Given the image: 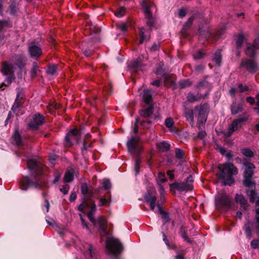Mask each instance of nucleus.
Masks as SVG:
<instances>
[{"instance_id":"48","label":"nucleus","mask_w":259,"mask_h":259,"mask_svg":"<svg viewBox=\"0 0 259 259\" xmlns=\"http://www.w3.org/2000/svg\"><path fill=\"white\" fill-rule=\"evenodd\" d=\"M238 88L240 90V92L243 93L249 90V87L247 85L243 86L242 84L240 83L238 85Z\"/></svg>"},{"instance_id":"53","label":"nucleus","mask_w":259,"mask_h":259,"mask_svg":"<svg viewBox=\"0 0 259 259\" xmlns=\"http://www.w3.org/2000/svg\"><path fill=\"white\" fill-rule=\"evenodd\" d=\"M60 190L63 194L66 195L69 191V187L64 186L62 188H60Z\"/></svg>"},{"instance_id":"1","label":"nucleus","mask_w":259,"mask_h":259,"mask_svg":"<svg viewBox=\"0 0 259 259\" xmlns=\"http://www.w3.org/2000/svg\"><path fill=\"white\" fill-rule=\"evenodd\" d=\"M29 169L33 170L35 176L37 178L35 182L31 181L29 178L25 177L20 181V188L23 190H26L30 186L35 188L41 187V177L42 176V166L34 159H29L27 162Z\"/></svg>"},{"instance_id":"59","label":"nucleus","mask_w":259,"mask_h":259,"mask_svg":"<svg viewBox=\"0 0 259 259\" xmlns=\"http://www.w3.org/2000/svg\"><path fill=\"white\" fill-rule=\"evenodd\" d=\"M159 48V44H156V43H154L152 46L150 48V50L151 51H156V50H158V49Z\"/></svg>"},{"instance_id":"38","label":"nucleus","mask_w":259,"mask_h":259,"mask_svg":"<svg viewBox=\"0 0 259 259\" xmlns=\"http://www.w3.org/2000/svg\"><path fill=\"white\" fill-rule=\"evenodd\" d=\"M244 41V36L243 34H240L238 35L236 40L237 49H239L241 48V46Z\"/></svg>"},{"instance_id":"31","label":"nucleus","mask_w":259,"mask_h":259,"mask_svg":"<svg viewBox=\"0 0 259 259\" xmlns=\"http://www.w3.org/2000/svg\"><path fill=\"white\" fill-rule=\"evenodd\" d=\"M13 138L15 140V143L17 145L19 146L21 145V137L18 133V130H16L15 131Z\"/></svg>"},{"instance_id":"22","label":"nucleus","mask_w":259,"mask_h":259,"mask_svg":"<svg viewBox=\"0 0 259 259\" xmlns=\"http://www.w3.org/2000/svg\"><path fill=\"white\" fill-rule=\"evenodd\" d=\"M185 116L187 121L193 126L194 124L193 111L191 109H188L185 112Z\"/></svg>"},{"instance_id":"60","label":"nucleus","mask_w":259,"mask_h":259,"mask_svg":"<svg viewBox=\"0 0 259 259\" xmlns=\"http://www.w3.org/2000/svg\"><path fill=\"white\" fill-rule=\"evenodd\" d=\"M89 29L91 31H92L95 33H98L100 31V29L97 26H94L93 27L91 26Z\"/></svg>"},{"instance_id":"27","label":"nucleus","mask_w":259,"mask_h":259,"mask_svg":"<svg viewBox=\"0 0 259 259\" xmlns=\"http://www.w3.org/2000/svg\"><path fill=\"white\" fill-rule=\"evenodd\" d=\"M144 29L143 28L140 29L139 35L140 37L139 44H142L146 40L149 39L150 36L149 34H145Z\"/></svg>"},{"instance_id":"28","label":"nucleus","mask_w":259,"mask_h":259,"mask_svg":"<svg viewBox=\"0 0 259 259\" xmlns=\"http://www.w3.org/2000/svg\"><path fill=\"white\" fill-rule=\"evenodd\" d=\"M89 135H87L85 137V139L83 141L82 150H88L89 148L91 147V142L89 140Z\"/></svg>"},{"instance_id":"63","label":"nucleus","mask_w":259,"mask_h":259,"mask_svg":"<svg viewBox=\"0 0 259 259\" xmlns=\"http://www.w3.org/2000/svg\"><path fill=\"white\" fill-rule=\"evenodd\" d=\"M17 12V9L15 6L11 5L10 6V13L12 14H15Z\"/></svg>"},{"instance_id":"5","label":"nucleus","mask_w":259,"mask_h":259,"mask_svg":"<svg viewBox=\"0 0 259 259\" xmlns=\"http://www.w3.org/2000/svg\"><path fill=\"white\" fill-rule=\"evenodd\" d=\"M232 199L225 192L219 193L215 196V203L226 209H229L232 207Z\"/></svg>"},{"instance_id":"37","label":"nucleus","mask_w":259,"mask_h":259,"mask_svg":"<svg viewBox=\"0 0 259 259\" xmlns=\"http://www.w3.org/2000/svg\"><path fill=\"white\" fill-rule=\"evenodd\" d=\"M130 66L133 68L136 69L137 70H139L141 69L142 64L140 61L137 60L132 62L130 64Z\"/></svg>"},{"instance_id":"45","label":"nucleus","mask_w":259,"mask_h":259,"mask_svg":"<svg viewBox=\"0 0 259 259\" xmlns=\"http://www.w3.org/2000/svg\"><path fill=\"white\" fill-rule=\"evenodd\" d=\"M140 163H141V161L139 159H137L136 160L135 169L136 175H137L139 173Z\"/></svg>"},{"instance_id":"42","label":"nucleus","mask_w":259,"mask_h":259,"mask_svg":"<svg viewBox=\"0 0 259 259\" xmlns=\"http://www.w3.org/2000/svg\"><path fill=\"white\" fill-rule=\"evenodd\" d=\"M187 100L190 102H193L197 100V98L192 93H189L187 96Z\"/></svg>"},{"instance_id":"25","label":"nucleus","mask_w":259,"mask_h":259,"mask_svg":"<svg viewBox=\"0 0 259 259\" xmlns=\"http://www.w3.org/2000/svg\"><path fill=\"white\" fill-rule=\"evenodd\" d=\"M212 60L215 63L216 65L220 66L222 60V55L221 54V51L218 50L216 51L212 58Z\"/></svg>"},{"instance_id":"15","label":"nucleus","mask_w":259,"mask_h":259,"mask_svg":"<svg viewBox=\"0 0 259 259\" xmlns=\"http://www.w3.org/2000/svg\"><path fill=\"white\" fill-rule=\"evenodd\" d=\"M193 182V177L192 176H190L187 178L186 182L178 184L177 188L182 191L191 190Z\"/></svg>"},{"instance_id":"35","label":"nucleus","mask_w":259,"mask_h":259,"mask_svg":"<svg viewBox=\"0 0 259 259\" xmlns=\"http://www.w3.org/2000/svg\"><path fill=\"white\" fill-rule=\"evenodd\" d=\"M192 82L189 79L181 80L179 82V85L181 88H185L191 85Z\"/></svg>"},{"instance_id":"30","label":"nucleus","mask_w":259,"mask_h":259,"mask_svg":"<svg viewBox=\"0 0 259 259\" xmlns=\"http://www.w3.org/2000/svg\"><path fill=\"white\" fill-rule=\"evenodd\" d=\"M97 222L99 224V227L101 229L103 230L104 233L106 232V220L105 218L103 217H100L98 220Z\"/></svg>"},{"instance_id":"26","label":"nucleus","mask_w":259,"mask_h":259,"mask_svg":"<svg viewBox=\"0 0 259 259\" xmlns=\"http://www.w3.org/2000/svg\"><path fill=\"white\" fill-rule=\"evenodd\" d=\"M241 152L244 156L247 157L251 158L254 156V152L248 148H244L241 149Z\"/></svg>"},{"instance_id":"13","label":"nucleus","mask_w":259,"mask_h":259,"mask_svg":"<svg viewBox=\"0 0 259 259\" xmlns=\"http://www.w3.org/2000/svg\"><path fill=\"white\" fill-rule=\"evenodd\" d=\"M140 141V138L138 136H133L127 142V147L129 152L134 153Z\"/></svg>"},{"instance_id":"10","label":"nucleus","mask_w":259,"mask_h":259,"mask_svg":"<svg viewBox=\"0 0 259 259\" xmlns=\"http://www.w3.org/2000/svg\"><path fill=\"white\" fill-rule=\"evenodd\" d=\"M248 119L247 116L240 117L234 120L231 124L229 126L227 136L230 137L233 133L237 131L239 127V124L241 122L246 121Z\"/></svg>"},{"instance_id":"52","label":"nucleus","mask_w":259,"mask_h":259,"mask_svg":"<svg viewBox=\"0 0 259 259\" xmlns=\"http://www.w3.org/2000/svg\"><path fill=\"white\" fill-rule=\"evenodd\" d=\"M186 15V12L184 8H182L179 11V16L181 18L184 17Z\"/></svg>"},{"instance_id":"18","label":"nucleus","mask_w":259,"mask_h":259,"mask_svg":"<svg viewBox=\"0 0 259 259\" xmlns=\"http://www.w3.org/2000/svg\"><path fill=\"white\" fill-rule=\"evenodd\" d=\"M235 201L237 203H239L241 206L245 210L248 208L247 199L242 194H236L235 197Z\"/></svg>"},{"instance_id":"4","label":"nucleus","mask_w":259,"mask_h":259,"mask_svg":"<svg viewBox=\"0 0 259 259\" xmlns=\"http://www.w3.org/2000/svg\"><path fill=\"white\" fill-rule=\"evenodd\" d=\"M106 247L109 253L113 255L120 253L123 249L121 242L118 239L113 237L107 239Z\"/></svg>"},{"instance_id":"54","label":"nucleus","mask_w":259,"mask_h":259,"mask_svg":"<svg viewBox=\"0 0 259 259\" xmlns=\"http://www.w3.org/2000/svg\"><path fill=\"white\" fill-rule=\"evenodd\" d=\"M203 55H204V54L202 52V51H201V50H199L197 54L196 55L194 56V58L195 59H200V58H201L202 57Z\"/></svg>"},{"instance_id":"43","label":"nucleus","mask_w":259,"mask_h":259,"mask_svg":"<svg viewBox=\"0 0 259 259\" xmlns=\"http://www.w3.org/2000/svg\"><path fill=\"white\" fill-rule=\"evenodd\" d=\"M103 187L106 190L111 188V183L109 180L105 179L103 181Z\"/></svg>"},{"instance_id":"17","label":"nucleus","mask_w":259,"mask_h":259,"mask_svg":"<svg viewBox=\"0 0 259 259\" xmlns=\"http://www.w3.org/2000/svg\"><path fill=\"white\" fill-rule=\"evenodd\" d=\"M146 202L150 205L151 210H154L156 205L157 198L155 195L148 193L144 197Z\"/></svg>"},{"instance_id":"36","label":"nucleus","mask_w":259,"mask_h":259,"mask_svg":"<svg viewBox=\"0 0 259 259\" xmlns=\"http://www.w3.org/2000/svg\"><path fill=\"white\" fill-rule=\"evenodd\" d=\"M174 124V122L173 119L171 118H170V117L167 118L165 120V124L167 128H169V130L171 131H172Z\"/></svg>"},{"instance_id":"58","label":"nucleus","mask_w":259,"mask_h":259,"mask_svg":"<svg viewBox=\"0 0 259 259\" xmlns=\"http://www.w3.org/2000/svg\"><path fill=\"white\" fill-rule=\"evenodd\" d=\"M96 205L94 203H93L91 206L90 211L88 213L94 214L95 213V212L96 211Z\"/></svg>"},{"instance_id":"62","label":"nucleus","mask_w":259,"mask_h":259,"mask_svg":"<svg viewBox=\"0 0 259 259\" xmlns=\"http://www.w3.org/2000/svg\"><path fill=\"white\" fill-rule=\"evenodd\" d=\"M76 198V194L75 192H72L70 196V201L71 202L74 201Z\"/></svg>"},{"instance_id":"46","label":"nucleus","mask_w":259,"mask_h":259,"mask_svg":"<svg viewBox=\"0 0 259 259\" xmlns=\"http://www.w3.org/2000/svg\"><path fill=\"white\" fill-rule=\"evenodd\" d=\"M81 191L83 194L86 195L88 192V187L86 184L84 183L81 185Z\"/></svg>"},{"instance_id":"21","label":"nucleus","mask_w":259,"mask_h":259,"mask_svg":"<svg viewBox=\"0 0 259 259\" xmlns=\"http://www.w3.org/2000/svg\"><path fill=\"white\" fill-rule=\"evenodd\" d=\"M256 49L254 45L248 44L245 50V54L249 57H253L255 55V50Z\"/></svg>"},{"instance_id":"24","label":"nucleus","mask_w":259,"mask_h":259,"mask_svg":"<svg viewBox=\"0 0 259 259\" xmlns=\"http://www.w3.org/2000/svg\"><path fill=\"white\" fill-rule=\"evenodd\" d=\"M158 148L162 152L168 151L170 148V145L166 142L163 141L156 144Z\"/></svg>"},{"instance_id":"51","label":"nucleus","mask_w":259,"mask_h":259,"mask_svg":"<svg viewBox=\"0 0 259 259\" xmlns=\"http://www.w3.org/2000/svg\"><path fill=\"white\" fill-rule=\"evenodd\" d=\"M87 216L89 220L94 224V225H95L96 221L94 218V214L88 213Z\"/></svg>"},{"instance_id":"33","label":"nucleus","mask_w":259,"mask_h":259,"mask_svg":"<svg viewBox=\"0 0 259 259\" xmlns=\"http://www.w3.org/2000/svg\"><path fill=\"white\" fill-rule=\"evenodd\" d=\"M12 27V24L8 21L0 20V32L5 27L10 28Z\"/></svg>"},{"instance_id":"8","label":"nucleus","mask_w":259,"mask_h":259,"mask_svg":"<svg viewBox=\"0 0 259 259\" xmlns=\"http://www.w3.org/2000/svg\"><path fill=\"white\" fill-rule=\"evenodd\" d=\"M240 67L245 68L248 72L251 73H254L259 70V66L253 60H243L241 63Z\"/></svg>"},{"instance_id":"6","label":"nucleus","mask_w":259,"mask_h":259,"mask_svg":"<svg viewBox=\"0 0 259 259\" xmlns=\"http://www.w3.org/2000/svg\"><path fill=\"white\" fill-rule=\"evenodd\" d=\"M80 132L76 128L70 130L65 137V145L70 147L73 143L77 142L80 138Z\"/></svg>"},{"instance_id":"29","label":"nucleus","mask_w":259,"mask_h":259,"mask_svg":"<svg viewBox=\"0 0 259 259\" xmlns=\"http://www.w3.org/2000/svg\"><path fill=\"white\" fill-rule=\"evenodd\" d=\"M87 45V42L83 41L81 44L80 48L84 54L87 56H89L92 54V51L86 48Z\"/></svg>"},{"instance_id":"57","label":"nucleus","mask_w":259,"mask_h":259,"mask_svg":"<svg viewBox=\"0 0 259 259\" xmlns=\"http://www.w3.org/2000/svg\"><path fill=\"white\" fill-rule=\"evenodd\" d=\"M138 122H139L138 119L137 118L136 120V122L135 123L134 127L133 130V132L135 134H136L138 132Z\"/></svg>"},{"instance_id":"56","label":"nucleus","mask_w":259,"mask_h":259,"mask_svg":"<svg viewBox=\"0 0 259 259\" xmlns=\"http://www.w3.org/2000/svg\"><path fill=\"white\" fill-rule=\"evenodd\" d=\"M246 101L250 105H253L255 103L254 98L252 97H248L246 98Z\"/></svg>"},{"instance_id":"7","label":"nucleus","mask_w":259,"mask_h":259,"mask_svg":"<svg viewBox=\"0 0 259 259\" xmlns=\"http://www.w3.org/2000/svg\"><path fill=\"white\" fill-rule=\"evenodd\" d=\"M142 7L144 10L146 18L147 19V24L151 28L154 26V20L152 18L150 8L153 7V4L146 1H143Z\"/></svg>"},{"instance_id":"40","label":"nucleus","mask_w":259,"mask_h":259,"mask_svg":"<svg viewBox=\"0 0 259 259\" xmlns=\"http://www.w3.org/2000/svg\"><path fill=\"white\" fill-rule=\"evenodd\" d=\"M175 155L177 158L181 159L184 156V151L181 149L177 148L176 149Z\"/></svg>"},{"instance_id":"34","label":"nucleus","mask_w":259,"mask_h":259,"mask_svg":"<svg viewBox=\"0 0 259 259\" xmlns=\"http://www.w3.org/2000/svg\"><path fill=\"white\" fill-rule=\"evenodd\" d=\"M39 71L38 67L37 65V63L34 62L33 63L32 68L30 71V76L32 78H33L35 76L37 72Z\"/></svg>"},{"instance_id":"50","label":"nucleus","mask_w":259,"mask_h":259,"mask_svg":"<svg viewBox=\"0 0 259 259\" xmlns=\"http://www.w3.org/2000/svg\"><path fill=\"white\" fill-rule=\"evenodd\" d=\"M251 246L254 249L259 248V240H253L251 242Z\"/></svg>"},{"instance_id":"64","label":"nucleus","mask_w":259,"mask_h":259,"mask_svg":"<svg viewBox=\"0 0 259 259\" xmlns=\"http://www.w3.org/2000/svg\"><path fill=\"white\" fill-rule=\"evenodd\" d=\"M253 45L256 48L259 49V36L254 39Z\"/></svg>"},{"instance_id":"55","label":"nucleus","mask_w":259,"mask_h":259,"mask_svg":"<svg viewBox=\"0 0 259 259\" xmlns=\"http://www.w3.org/2000/svg\"><path fill=\"white\" fill-rule=\"evenodd\" d=\"M109 203H110V201H108L105 198L100 199V206L105 205Z\"/></svg>"},{"instance_id":"23","label":"nucleus","mask_w":259,"mask_h":259,"mask_svg":"<svg viewBox=\"0 0 259 259\" xmlns=\"http://www.w3.org/2000/svg\"><path fill=\"white\" fill-rule=\"evenodd\" d=\"M153 112V107L150 106L148 107L140 110V114L141 116L147 117L150 116Z\"/></svg>"},{"instance_id":"16","label":"nucleus","mask_w":259,"mask_h":259,"mask_svg":"<svg viewBox=\"0 0 259 259\" xmlns=\"http://www.w3.org/2000/svg\"><path fill=\"white\" fill-rule=\"evenodd\" d=\"M30 56L38 58L42 55V51L39 47L35 45H31L28 47Z\"/></svg>"},{"instance_id":"61","label":"nucleus","mask_w":259,"mask_h":259,"mask_svg":"<svg viewBox=\"0 0 259 259\" xmlns=\"http://www.w3.org/2000/svg\"><path fill=\"white\" fill-rule=\"evenodd\" d=\"M245 233L247 236L250 237L251 236V230L249 226H245Z\"/></svg>"},{"instance_id":"44","label":"nucleus","mask_w":259,"mask_h":259,"mask_svg":"<svg viewBox=\"0 0 259 259\" xmlns=\"http://www.w3.org/2000/svg\"><path fill=\"white\" fill-rule=\"evenodd\" d=\"M158 181L162 183L165 182L167 181V179L164 173L161 172H159L158 173Z\"/></svg>"},{"instance_id":"32","label":"nucleus","mask_w":259,"mask_h":259,"mask_svg":"<svg viewBox=\"0 0 259 259\" xmlns=\"http://www.w3.org/2000/svg\"><path fill=\"white\" fill-rule=\"evenodd\" d=\"M74 179V174L73 172L68 171L66 172L64 176V180L66 182H71Z\"/></svg>"},{"instance_id":"49","label":"nucleus","mask_w":259,"mask_h":259,"mask_svg":"<svg viewBox=\"0 0 259 259\" xmlns=\"http://www.w3.org/2000/svg\"><path fill=\"white\" fill-rule=\"evenodd\" d=\"M161 218L163 220L164 224H165L169 221L168 214L166 212L161 214Z\"/></svg>"},{"instance_id":"19","label":"nucleus","mask_w":259,"mask_h":259,"mask_svg":"<svg viewBox=\"0 0 259 259\" xmlns=\"http://www.w3.org/2000/svg\"><path fill=\"white\" fill-rule=\"evenodd\" d=\"M248 189L246 190V193L251 203L256 202V201L259 197H257V193L255 191V186L253 187H247Z\"/></svg>"},{"instance_id":"11","label":"nucleus","mask_w":259,"mask_h":259,"mask_svg":"<svg viewBox=\"0 0 259 259\" xmlns=\"http://www.w3.org/2000/svg\"><path fill=\"white\" fill-rule=\"evenodd\" d=\"M207 109V105L203 104L199 106H196L195 110L198 111V120L199 124H204L206 121V112Z\"/></svg>"},{"instance_id":"14","label":"nucleus","mask_w":259,"mask_h":259,"mask_svg":"<svg viewBox=\"0 0 259 259\" xmlns=\"http://www.w3.org/2000/svg\"><path fill=\"white\" fill-rule=\"evenodd\" d=\"M243 102H237L234 100L230 106V110L231 114L235 115L241 112L243 110Z\"/></svg>"},{"instance_id":"2","label":"nucleus","mask_w":259,"mask_h":259,"mask_svg":"<svg viewBox=\"0 0 259 259\" xmlns=\"http://www.w3.org/2000/svg\"><path fill=\"white\" fill-rule=\"evenodd\" d=\"M218 168L219 171L217 176L219 179L223 181L224 185L231 186L234 183L233 176L238 174V169L233 164L230 162L220 164Z\"/></svg>"},{"instance_id":"3","label":"nucleus","mask_w":259,"mask_h":259,"mask_svg":"<svg viewBox=\"0 0 259 259\" xmlns=\"http://www.w3.org/2000/svg\"><path fill=\"white\" fill-rule=\"evenodd\" d=\"M244 164L245 170L243 184L246 187H253L255 185V183L252 181V177L254 174L255 166L253 163L249 162H245Z\"/></svg>"},{"instance_id":"12","label":"nucleus","mask_w":259,"mask_h":259,"mask_svg":"<svg viewBox=\"0 0 259 259\" xmlns=\"http://www.w3.org/2000/svg\"><path fill=\"white\" fill-rule=\"evenodd\" d=\"M45 121V117L43 115L39 113L35 114L33 120L28 124V126L30 129L35 130L38 127L44 123Z\"/></svg>"},{"instance_id":"20","label":"nucleus","mask_w":259,"mask_h":259,"mask_svg":"<svg viewBox=\"0 0 259 259\" xmlns=\"http://www.w3.org/2000/svg\"><path fill=\"white\" fill-rule=\"evenodd\" d=\"M143 100L144 102L149 105L152 102V94L150 90H144L143 92Z\"/></svg>"},{"instance_id":"41","label":"nucleus","mask_w":259,"mask_h":259,"mask_svg":"<svg viewBox=\"0 0 259 259\" xmlns=\"http://www.w3.org/2000/svg\"><path fill=\"white\" fill-rule=\"evenodd\" d=\"M125 13V9L124 7H121L115 12V15L118 17L123 16Z\"/></svg>"},{"instance_id":"39","label":"nucleus","mask_w":259,"mask_h":259,"mask_svg":"<svg viewBox=\"0 0 259 259\" xmlns=\"http://www.w3.org/2000/svg\"><path fill=\"white\" fill-rule=\"evenodd\" d=\"M57 72V66L55 65H53L48 67L47 70L48 74L53 75L56 74Z\"/></svg>"},{"instance_id":"9","label":"nucleus","mask_w":259,"mask_h":259,"mask_svg":"<svg viewBox=\"0 0 259 259\" xmlns=\"http://www.w3.org/2000/svg\"><path fill=\"white\" fill-rule=\"evenodd\" d=\"M13 65L7 62H4L2 65V72L7 76L6 81L9 84L11 83L13 77Z\"/></svg>"},{"instance_id":"47","label":"nucleus","mask_w":259,"mask_h":259,"mask_svg":"<svg viewBox=\"0 0 259 259\" xmlns=\"http://www.w3.org/2000/svg\"><path fill=\"white\" fill-rule=\"evenodd\" d=\"M89 205L85 200H83V203L80 204L78 207V209L80 211H83L84 207H89Z\"/></svg>"}]
</instances>
